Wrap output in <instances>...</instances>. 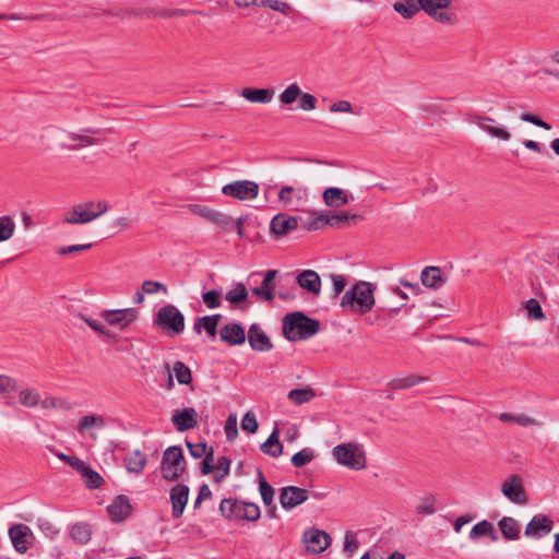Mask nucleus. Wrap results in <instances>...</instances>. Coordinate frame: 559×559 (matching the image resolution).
<instances>
[{"mask_svg": "<svg viewBox=\"0 0 559 559\" xmlns=\"http://www.w3.org/2000/svg\"><path fill=\"white\" fill-rule=\"evenodd\" d=\"M186 460L179 445L168 447L162 457L160 474L167 481L177 480L186 472Z\"/></svg>", "mask_w": 559, "mask_h": 559, "instance_id": "nucleus-5", "label": "nucleus"}, {"mask_svg": "<svg viewBox=\"0 0 559 559\" xmlns=\"http://www.w3.org/2000/svg\"><path fill=\"white\" fill-rule=\"evenodd\" d=\"M260 187L252 180H235L222 188V193L238 201H252L259 195Z\"/></svg>", "mask_w": 559, "mask_h": 559, "instance_id": "nucleus-9", "label": "nucleus"}, {"mask_svg": "<svg viewBox=\"0 0 559 559\" xmlns=\"http://www.w3.org/2000/svg\"><path fill=\"white\" fill-rule=\"evenodd\" d=\"M307 198L306 188H294L292 186H283L278 191V201L283 206H292L294 201H302Z\"/></svg>", "mask_w": 559, "mask_h": 559, "instance_id": "nucleus-29", "label": "nucleus"}, {"mask_svg": "<svg viewBox=\"0 0 559 559\" xmlns=\"http://www.w3.org/2000/svg\"><path fill=\"white\" fill-rule=\"evenodd\" d=\"M17 390V381L16 379L7 376L0 374V395H8Z\"/></svg>", "mask_w": 559, "mask_h": 559, "instance_id": "nucleus-55", "label": "nucleus"}, {"mask_svg": "<svg viewBox=\"0 0 559 559\" xmlns=\"http://www.w3.org/2000/svg\"><path fill=\"white\" fill-rule=\"evenodd\" d=\"M9 536L13 547L20 554H25L31 544L33 534L31 528L25 524H15L9 528Z\"/></svg>", "mask_w": 559, "mask_h": 559, "instance_id": "nucleus-15", "label": "nucleus"}, {"mask_svg": "<svg viewBox=\"0 0 559 559\" xmlns=\"http://www.w3.org/2000/svg\"><path fill=\"white\" fill-rule=\"evenodd\" d=\"M301 542L307 554L319 555L331 545L332 538L325 531L310 527L302 533Z\"/></svg>", "mask_w": 559, "mask_h": 559, "instance_id": "nucleus-11", "label": "nucleus"}, {"mask_svg": "<svg viewBox=\"0 0 559 559\" xmlns=\"http://www.w3.org/2000/svg\"><path fill=\"white\" fill-rule=\"evenodd\" d=\"M202 300L209 309L219 308L222 305V292L212 289L202 294Z\"/></svg>", "mask_w": 559, "mask_h": 559, "instance_id": "nucleus-51", "label": "nucleus"}, {"mask_svg": "<svg viewBox=\"0 0 559 559\" xmlns=\"http://www.w3.org/2000/svg\"><path fill=\"white\" fill-rule=\"evenodd\" d=\"M498 526L502 533V536L507 540H515L520 537L521 525L515 519L510 516H503L498 522Z\"/></svg>", "mask_w": 559, "mask_h": 559, "instance_id": "nucleus-34", "label": "nucleus"}, {"mask_svg": "<svg viewBox=\"0 0 559 559\" xmlns=\"http://www.w3.org/2000/svg\"><path fill=\"white\" fill-rule=\"evenodd\" d=\"M330 278L333 285L334 296H338L345 288L347 281L344 275L331 274Z\"/></svg>", "mask_w": 559, "mask_h": 559, "instance_id": "nucleus-64", "label": "nucleus"}, {"mask_svg": "<svg viewBox=\"0 0 559 559\" xmlns=\"http://www.w3.org/2000/svg\"><path fill=\"white\" fill-rule=\"evenodd\" d=\"M270 228L276 236H286L298 228V221L294 216L280 213L272 218Z\"/></svg>", "mask_w": 559, "mask_h": 559, "instance_id": "nucleus-23", "label": "nucleus"}, {"mask_svg": "<svg viewBox=\"0 0 559 559\" xmlns=\"http://www.w3.org/2000/svg\"><path fill=\"white\" fill-rule=\"evenodd\" d=\"M554 526V522L550 518L544 514H537L527 523L525 527V536L530 538H542L548 535Z\"/></svg>", "mask_w": 559, "mask_h": 559, "instance_id": "nucleus-17", "label": "nucleus"}, {"mask_svg": "<svg viewBox=\"0 0 559 559\" xmlns=\"http://www.w3.org/2000/svg\"><path fill=\"white\" fill-rule=\"evenodd\" d=\"M358 540L356 534L353 532H346L344 536V552L348 556H353L358 549Z\"/></svg>", "mask_w": 559, "mask_h": 559, "instance_id": "nucleus-57", "label": "nucleus"}, {"mask_svg": "<svg viewBox=\"0 0 559 559\" xmlns=\"http://www.w3.org/2000/svg\"><path fill=\"white\" fill-rule=\"evenodd\" d=\"M179 384L188 385L192 382V372L182 361H176L170 369Z\"/></svg>", "mask_w": 559, "mask_h": 559, "instance_id": "nucleus-43", "label": "nucleus"}, {"mask_svg": "<svg viewBox=\"0 0 559 559\" xmlns=\"http://www.w3.org/2000/svg\"><path fill=\"white\" fill-rule=\"evenodd\" d=\"M283 334L290 341L307 340L320 330V322L307 317L304 312L288 313L283 319Z\"/></svg>", "mask_w": 559, "mask_h": 559, "instance_id": "nucleus-3", "label": "nucleus"}, {"mask_svg": "<svg viewBox=\"0 0 559 559\" xmlns=\"http://www.w3.org/2000/svg\"><path fill=\"white\" fill-rule=\"evenodd\" d=\"M231 461L227 456L218 457L215 468L216 473L213 477L214 481L222 483L230 472Z\"/></svg>", "mask_w": 559, "mask_h": 559, "instance_id": "nucleus-50", "label": "nucleus"}, {"mask_svg": "<svg viewBox=\"0 0 559 559\" xmlns=\"http://www.w3.org/2000/svg\"><path fill=\"white\" fill-rule=\"evenodd\" d=\"M393 9L394 11L400 13L404 19L408 20L414 17L421 8L419 7L418 2L415 3L407 0L405 2H395L393 4Z\"/></svg>", "mask_w": 559, "mask_h": 559, "instance_id": "nucleus-44", "label": "nucleus"}, {"mask_svg": "<svg viewBox=\"0 0 559 559\" xmlns=\"http://www.w3.org/2000/svg\"><path fill=\"white\" fill-rule=\"evenodd\" d=\"M499 420L502 423H513L521 427L540 426L542 423L524 413H501Z\"/></svg>", "mask_w": 559, "mask_h": 559, "instance_id": "nucleus-33", "label": "nucleus"}, {"mask_svg": "<svg viewBox=\"0 0 559 559\" xmlns=\"http://www.w3.org/2000/svg\"><path fill=\"white\" fill-rule=\"evenodd\" d=\"M261 450L273 457H277L283 452V445L278 440V430L274 429L266 441L261 445Z\"/></svg>", "mask_w": 559, "mask_h": 559, "instance_id": "nucleus-40", "label": "nucleus"}, {"mask_svg": "<svg viewBox=\"0 0 559 559\" xmlns=\"http://www.w3.org/2000/svg\"><path fill=\"white\" fill-rule=\"evenodd\" d=\"M221 316L219 314H213V316H206L199 318L194 323V331L198 334H201L202 329H204L207 334L212 337L216 335L217 324Z\"/></svg>", "mask_w": 559, "mask_h": 559, "instance_id": "nucleus-36", "label": "nucleus"}, {"mask_svg": "<svg viewBox=\"0 0 559 559\" xmlns=\"http://www.w3.org/2000/svg\"><path fill=\"white\" fill-rule=\"evenodd\" d=\"M259 490L262 498L263 503L266 507H271L270 515L272 518L276 516V507L273 504L274 501V489L273 487L266 481L265 477L261 472H259Z\"/></svg>", "mask_w": 559, "mask_h": 559, "instance_id": "nucleus-32", "label": "nucleus"}, {"mask_svg": "<svg viewBox=\"0 0 559 559\" xmlns=\"http://www.w3.org/2000/svg\"><path fill=\"white\" fill-rule=\"evenodd\" d=\"M307 489L297 486H287L281 489L280 503L283 509L292 510L308 500Z\"/></svg>", "mask_w": 559, "mask_h": 559, "instance_id": "nucleus-14", "label": "nucleus"}, {"mask_svg": "<svg viewBox=\"0 0 559 559\" xmlns=\"http://www.w3.org/2000/svg\"><path fill=\"white\" fill-rule=\"evenodd\" d=\"M142 290L147 295H153L160 290L167 293V287L160 282L147 280L142 283Z\"/></svg>", "mask_w": 559, "mask_h": 559, "instance_id": "nucleus-60", "label": "nucleus"}, {"mask_svg": "<svg viewBox=\"0 0 559 559\" xmlns=\"http://www.w3.org/2000/svg\"><path fill=\"white\" fill-rule=\"evenodd\" d=\"M357 214H350L347 212H338L333 215H330V226L331 227H340L343 224H347L349 219L357 218Z\"/></svg>", "mask_w": 559, "mask_h": 559, "instance_id": "nucleus-56", "label": "nucleus"}, {"mask_svg": "<svg viewBox=\"0 0 559 559\" xmlns=\"http://www.w3.org/2000/svg\"><path fill=\"white\" fill-rule=\"evenodd\" d=\"M19 402L27 408H35L39 405L40 394L34 388H23L19 391Z\"/></svg>", "mask_w": 559, "mask_h": 559, "instance_id": "nucleus-38", "label": "nucleus"}, {"mask_svg": "<svg viewBox=\"0 0 559 559\" xmlns=\"http://www.w3.org/2000/svg\"><path fill=\"white\" fill-rule=\"evenodd\" d=\"M102 317L109 325H119L121 329L127 328L138 318V311L132 308L105 310Z\"/></svg>", "mask_w": 559, "mask_h": 559, "instance_id": "nucleus-18", "label": "nucleus"}, {"mask_svg": "<svg viewBox=\"0 0 559 559\" xmlns=\"http://www.w3.org/2000/svg\"><path fill=\"white\" fill-rule=\"evenodd\" d=\"M80 317L95 332H97V333H99L102 335H105L107 337H111L110 332L103 324H100L98 321L93 320V319H91V318H88V317H86L84 314H81Z\"/></svg>", "mask_w": 559, "mask_h": 559, "instance_id": "nucleus-62", "label": "nucleus"}, {"mask_svg": "<svg viewBox=\"0 0 559 559\" xmlns=\"http://www.w3.org/2000/svg\"><path fill=\"white\" fill-rule=\"evenodd\" d=\"M209 222L222 227L225 230H229L234 225V219L231 216L216 210H212Z\"/></svg>", "mask_w": 559, "mask_h": 559, "instance_id": "nucleus-47", "label": "nucleus"}, {"mask_svg": "<svg viewBox=\"0 0 559 559\" xmlns=\"http://www.w3.org/2000/svg\"><path fill=\"white\" fill-rule=\"evenodd\" d=\"M316 396L314 391L311 388L294 389L288 392V400L296 404L302 405L310 402Z\"/></svg>", "mask_w": 559, "mask_h": 559, "instance_id": "nucleus-42", "label": "nucleus"}, {"mask_svg": "<svg viewBox=\"0 0 559 559\" xmlns=\"http://www.w3.org/2000/svg\"><path fill=\"white\" fill-rule=\"evenodd\" d=\"M298 100V108L302 111H312L317 107V97L310 93L302 92L297 82L287 85L278 95V102L283 106H290Z\"/></svg>", "mask_w": 559, "mask_h": 559, "instance_id": "nucleus-7", "label": "nucleus"}, {"mask_svg": "<svg viewBox=\"0 0 559 559\" xmlns=\"http://www.w3.org/2000/svg\"><path fill=\"white\" fill-rule=\"evenodd\" d=\"M70 535L75 542L86 544L90 542L92 533L87 524L78 523L71 527Z\"/></svg>", "mask_w": 559, "mask_h": 559, "instance_id": "nucleus-46", "label": "nucleus"}, {"mask_svg": "<svg viewBox=\"0 0 559 559\" xmlns=\"http://www.w3.org/2000/svg\"><path fill=\"white\" fill-rule=\"evenodd\" d=\"M79 210V217L81 224H88L96 218L104 215L108 209V202L105 200H90L75 204Z\"/></svg>", "mask_w": 559, "mask_h": 559, "instance_id": "nucleus-12", "label": "nucleus"}, {"mask_svg": "<svg viewBox=\"0 0 559 559\" xmlns=\"http://www.w3.org/2000/svg\"><path fill=\"white\" fill-rule=\"evenodd\" d=\"M296 282L305 292L312 296H319L321 293L320 275L313 270H304L296 276Z\"/></svg>", "mask_w": 559, "mask_h": 559, "instance_id": "nucleus-21", "label": "nucleus"}, {"mask_svg": "<svg viewBox=\"0 0 559 559\" xmlns=\"http://www.w3.org/2000/svg\"><path fill=\"white\" fill-rule=\"evenodd\" d=\"M525 309L527 310V317L528 319L533 320H544L545 313L539 305V302L531 298L525 302Z\"/></svg>", "mask_w": 559, "mask_h": 559, "instance_id": "nucleus-53", "label": "nucleus"}, {"mask_svg": "<svg viewBox=\"0 0 559 559\" xmlns=\"http://www.w3.org/2000/svg\"><path fill=\"white\" fill-rule=\"evenodd\" d=\"M427 380L426 377L409 374L403 378H396L389 382V388L392 390H405Z\"/></svg>", "mask_w": 559, "mask_h": 559, "instance_id": "nucleus-41", "label": "nucleus"}, {"mask_svg": "<svg viewBox=\"0 0 559 559\" xmlns=\"http://www.w3.org/2000/svg\"><path fill=\"white\" fill-rule=\"evenodd\" d=\"M322 199L325 205L331 207H338L348 204L353 197L341 188L330 187L323 191Z\"/></svg>", "mask_w": 559, "mask_h": 559, "instance_id": "nucleus-25", "label": "nucleus"}, {"mask_svg": "<svg viewBox=\"0 0 559 559\" xmlns=\"http://www.w3.org/2000/svg\"><path fill=\"white\" fill-rule=\"evenodd\" d=\"M110 519L116 522L124 521L131 512V504L126 496H118L107 508Z\"/></svg>", "mask_w": 559, "mask_h": 559, "instance_id": "nucleus-24", "label": "nucleus"}, {"mask_svg": "<svg viewBox=\"0 0 559 559\" xmlns=\"http://www.w3.org/2000/svg\"><path fill=\"white\" fill-rule=\"evenodd\" d=\"M221 514L229 520L257 521L260 518V508L252 502L238 501L236 499L226 498L219 503Z\"/></svg>", "mask_w": 559, "mask_h": 559, "instance_id": "nucleus-4", "label": "nucleus"}, {"mask_svg": "<svg viewBox=\"0 0 559 559\" xmlns=\"http://www.w3.org/2000/svg\"><path fill=\"white\" fill-rule=\"evenodd\" d=\"M106 426V419L100 415H85L82 416L78 423V431L84 435L92 428H104Z\"/></svg>", "mask_w": 559, "mask_h": 559, "instance_id": "nucleus-37", "label": "nucleus"}, {"mask_svg": "<svg viewBox=\"0 0 559 559\" xmlns=\"http://www.w3.org/2000/svg\"><path fill=\"white\" fill-rule=\"evenodd\" d=\"M226 438L231 441L238 436L237 419L236 416L230 415L225 424Z\"/></svg>", "mask_w": 559, "mask_h": 559, "instance_id": "nucleus-63", "label": "nucleus"}, {"mask_svg": "<svg viewBox=\"0 0 559 559\" xmlns=\"http://www.w3.org/2000/svg\"><path fill=\"white\" fill-rule=\"evenodd\" d=\"M259 7L270 8L284 15H288L292 12L290 4L281 0H260Z\"/></svg>", "mask_w": 559, "mask_h": 559, "instance_id": "nucleus-52", "label": "nucleus"}, {"mask_svg": "<svg viewBox=\"0 0 559 559\" xmlns=\"http://www.w3.org/2000/svg\"><path fill=\"white\" fill-rule=\"evenodd\" d=\"M436 501L437 499L435 496H426L420 498L416 506V512L424 515L433 514L437 511Z\"/></svg>", "mask_w": 559, "mask_h": 559, "instance_id": "nucleus-49", "label": "nucleus"}, {"mask_svg": "<svg viewBox=\"0 0 559 559\" xmlns=\"http://www.w3.org/2000/svg\"><path fill=\"white\" fill-rule=\"evenodd\" d=\"M374 287L368 282H357L346 290L341 299V307L355 313L365 314L374 306Z\"/></svg>", "mask_w": 559, "mask_h": 559, "instance_id": "nucleus-1", "label": "nucleus"}, {"mask_svg": "<svg viewBox=\"0 0 559 559\" xmlns=\"http://www.w3.org/2000/svg\"><path fill=\"white\" fill-rule=\"evenodd\" d=\"M316 457L314 451L310 448H304L292 457V464L295 467H304Z\"/></svg>", "mask_w": 559, "mask_h": 559, "instance_id": "nucleus-48", "label": "nucleus"}, {"mask_svg": "<svg viewBox=\"0 0 559 559\" xmlns=\"http://www.w3.org/2000/svg\"><path fill=\"white\" fill-rule=\"evenodd\" d=\"M41 139L49 145H55L66 151H76L97 143L92 136L69 132L57 127L46 128L41 134Z\"/></svg>", "mask_w": 559, "mask_h": 559, "instance_id": "nucleus-2", "label": "nucleus"}, {"mask_svg": "<svg viewBox=\"0 0 559 559\" xmlns=\"http://www.w3.org/2000/svg\"><path fill=\"white\" fill-rule=\"evenodd\" d=\"M81 476L85 480L88 488H98L103 483L102 476L97 472L93 471L90 466L85 468Z\"/></svg>", "mask_w": 559, "mask_h": 559, "instance_id": "nucleus-54", "label": "nucleus"}, {"mask_svg": "<svg viewBox=\"0 0 559 559\" xmlns=\"http://www.w3.org/2000/svg\"><path fill=\"white\" fill-rule=\"evenodd\" d=\"M155 323L163 330L179 334L185 330V317L174 305H166L158 309Z\"/></svg>", "mask_w": 559, "mask_h": 559, "instance_id": "nucleus-8", "label": "nucleus"}, {"mask_svg": "<svg viewBox=\"0 0 559 559\" xmlns=\"http://www.w3.org/2000/svg\"><path fill=\"white\" fill-rule=\"evenodd\" d=\"M276 275H277L276 270H269L264 274V278L262 281L261 286L252 288V294L258 297L263 298L266 301H272L274 299V290H275L274 280H275Z\"/></svg>", "mask_w": 559, "mask_h": 559, "instance_id": "nucleus-28", "label": "nucleus"}, {"mask_svg": "<svg viewBox=\"0 0 559 559\" xmlns=\"http://www.w3.org/2000/svg\"><path fill=\"white\" fill-rule=\"evenodd\" d=\"M329 111L332 114H353V105L348 100H337L330 105Z\"/></svg>", "mask_w": 559, "mask_h": 559, "instance_id": "nucleus-59", "label": "nucleus"}, {"mask_svg": "<svg viewBox=\"0 0 559 559\" xmlns=\"http://www.w3.org/2000/svg\"><path fill=\"white\" fill-rule=\"evenodd\" d=\"M335 461L349 469L360 471L366 467V454L360 444L347 442L333 448Z\"/></svg>", "mask_w": 559, "mask_h": 559, "instance_id": "nucleus-6", "label": "nucleus"}, {"mask_svg": "<svg viewBox=\"0 0 559 559\" xmlns=\"http://www.w3.org/2000/svg\"><path fill=\"white\" fill-rule=\"evenodd\" d=\"M248 342L253 350L269 352L272 349L273 344L262 328L254 323L249 328Z\"/></svg>", "mask_w": 559, "mask_h": 559, "instance_id": "nucleus-22", "label": "nucleus"}, {"mask_svg": "<svg viewBox=\"0 0 559 559\" xmlns=\"http://www.w3.org/2000/svg\"><path fill=\"white\" fill-rule=\"evenodd\" d=\"M16 225L11 216L0 217V242L10 240L15 231Z\"/></svg>", "mask_w": 559, "mask_h": 559, "instance_id": "nucleus-45", "label": "nucleus"}, {"mask_svg": "<svg viewBox=\"0 0 559 559\" xmlns=\"http://www.w3.org/2000/svg\"><path fill=\"white\" fill-rule=\"evenodd\" d=\"M241 429L249 433H254L258 430V421L253 413L248 412L241 419Z\"/></svg>", "mask_w": 559, "mask_h": 559, "instance_id": "nucleus-58", "label": "nucleus"}, {"mask_svg": "<svg viewBox=\"0 0 559 559\" xmlns=\"http://www.w3.org/2000/svg\"><path fill=\"white\" fill-rule=\"evenodd\" d=\"M221 338L229 345H240L246 341L243 328L238 323H227L221 329Z\"/></svg>", "mask_w": 559, "mask_h": 559, "instance_id": "nucleus-27", "label": "nucleus"}, {"mask_svg": "<svg viewBox=\"0 0 559 559\" xmlns=\"http://www.w3.org/2000/svg\"><path fill=\"white\" fill-rule=\"evenodd\" d=\"M312 215L314 218L309 225L310 229H319L325 225L330 226V215L323 212H313Z\"/></svg>", "mask_w": 559, "mask_h": 559, "instance_id": "nucleus-61", "label": "nucleus"}, {"mask_svg": "<svg viewBox=\"0 0 559 559\" xmlns=\"http://www.w3.org/2000/svg\"><path fill=\"white\" fill-rule=\"evenodd\" d=\"M190 489L185 484H177L170 489L171 515L174 519H180L183 514L189 500Z\"/></svg>", "mask_w": 559, "mask_h": 559, "instance_id": "nucleus-16", "label": "nucleus"}, {"mask_svg": "<svg viewBox=\"0 0 559 559\" xmlns=\"http://www.w3.org/2000/svg\"><path fill=\"white\" fill-rule=\"evenodd\" d=\"M241 96L250 103L267 104L273 99L272 88H243Z\"/></svg>", "mask_w": 559, "mask_h": 559, "instance_id": "nucleus-31", "label": "nucleus"}, {"mask_svg": "<svg viewBox=\"0 0 559 559\" xmlns=\"http://www.w3.org/2000/svg\"><path fill=\"white\" fill-rule=\"evenodd\" d=\"M452 3V0H418L419 7L427 15L432 17L436 22L445 25H453L456 22V16L453 12L445 11Z\"/></svg>", "mask_w": 559, "mask_h": 559, "instance_id": "nucleus-10", "label": "nucleus"}, {"mask_svg": "<svg viewBox=\"0 0 559 559\" xmlns=\"http://www.w3.org/2000/svg\"><path fill=\"white\" fill-rule=\"evenodd\" d=\"M171 423L179 432L193 429L198 426V413L193 407L176 411L171 417Z\"/></svg>", "mask_w": 559, "mask_h": 559, "instance_id": "nucleus-19", "label": "nucleus"}, {"mask_svg": "<svg viewBox=\"0 0 559 559\" xmlns=\"http://www.w3.org/2000/svg\"><path fill=\"white\" fill-rule=\"evenodd\" d=\"M473 122L477 124L484 132L500 141H509L511 133L504 127L492 126L495 119L488 116L476 115L473 117Z\"/></svg>", "mask_w": 559, "mask_h": 559, "instance_id": "nucleus-20", "label": "nucleus"}, {"mask_svg": "<svg viewBox=\"0 0 559 559\" xmlns=\"http://www.w3.org/2000/svg\"><path fill=\"white\" fill-rule=\"evenodd\" d=\"M225 299L233 306L238 307L248 300V290L242 283H237L226 293Z\"/></svg>", "mask_w": 559, "mask_h": 559, "instance_id": "nucleus-39", "label": "nucleus"}, {"mask_svg": "<svg viewBox=\"0 0 559 559\" xmlns=\"http://www.w3.org/2000/svg\"><path fill=\"white\" fill-rule=\"evenodd\" d=\"M501 492L515 504L524 506L527 503V496L523 487L522 478L518 475H512L502 483Z\"/></svg>", "mask_w": 559, "mask_h": 559, "instance_id": "nucleus-13", "label": "nucleus"}, {"mask_svg": "<svg viewBox=\"0 0 559 559\" xmlns=\"http://www.w3.org/2000/svg\"><path fill=\"white\" fill-rule=\"evenodd\" d=\"M147 463L146 456L140 451L135 450L124 459V465L129 473L140 475L145 468Z\"/></svg>", "mask_w": 559, "mask_h": 559, "instance_id": "nucleus-35", "label": "nucleus"}, {"mask_svg": "<svg viewBox=\"0 0 559 559\" xmlns=\"http://www.w3.org/2000/svg\"><path fill=\"white\" fill-rule=\"evenodd\" d=\"M420 281L424 286L431 289H439L445 283L443 272L438 266H426L420 274Z\"/></svg>", "mask_w": 559, "mask_h": 559, "instance_id": "nucleus-26", "label": "nucleus"}, {"mask_svg": "<svg viewBox=\"0 0 559 559\" xmlns=\"http://www.w3.org/2000/svg\"><path fill=\"white\" fill-rule=\"evenodd\" d=\"M485 536L489 537L491 542L498 540V535H497L493 524L487 520H483V521L476 523L469 532V538L472 540H477L480 537H485Z\"/></svg>", "mask_w": 559, "mask_h": 559, "instance_id": "nucleus-30", "label": "nucleus"}]
</instances>
